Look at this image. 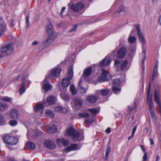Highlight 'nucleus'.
Instances as JSON below:
<instances>
[{
	"instance_id": "393cba45",
	"label": "nucleus",
	"mask_w": 161,
	"mask_h": 161,
	"mask_svg": "<svg viewBox=\"0 0 161 161\" xmlns=\"http://www.w3.org/2000/svg\"><path fill=\"white\" fill-rule=\"evenodd\" d=\"M55 109L56 111L59 113H66L68 111L66 108L60 106L56 107H55Z\"/></svg>"
},
{
	"instance_id": "c85d7f7f",
	"label": "nucleus",
	"mask_w": 161,
	"mask_h": 161,
	"mask_svg": "<svg viewBox=\"0 0 161 161\" xmlns=\"http://www.w3.org/2000/svg\"><path fill=\"white\" fill-rule=\"evenodd\" d=\"M92 72L91 68H88L85 69L83 71V76L87 77L89 76Z\"/></svg>"
},
{
	"instance_id": "a211bd4d",
	"label": "nucleus",
	"mask_w": 161,
	"mask_h": 161,
	"mask_svg": "<svg viewBox=\"0 0 161 161\" xmlns=\"http://www.w3.org/2000/svg\"><path fill=\"white\" fill-rule=\"evenodd\" d=\"M47 103L49 105H52L54 104L57 100L56 97L52 95H50L47 97Z\"/></svg>"
},
{
	"instance_id": "680f3d73",
	"label": "nucleus",
	"mask_w": 161,
	"mask_h": 161,
	"mask_svg": "<svg viewBox=\"0 0 161 161\" xmlns=\"http://www.w3.org/2000/svg\"><path fill=\"white\" fill-rule=\"evenodd\" d=\"M136 129H137V127L136 126H135L133 127V128L132 129V132L135 133L136 132Z\"/></svg>"
},
{
	"instance_id": "6e6d98bb",
	"label": "nucleus",
	"mask_w": 161,
	"mask_h": 161,
	"mask_svg": "<svg viewBox=\"0 0 161 161\" xmlns=\"http://www.w3.org/2000/svg\"><path fill=\"white\" fill-rule=\"evenodd\" d=\"M147 160V156L146 154L144 155L142 157V161H146Z\"/></svg>"
},
{
	"instance_id": "20e7f679",
	"label": "nucleus",
	"mask_w": 161,
	"mask_h": 161,
	"mask_svg": "<svg viewBox=\"0 0 161 161\" xmlns=\"http://www.w3.org/2000/svg\"><path fill=\"white\" fill-rule=\"evenodd\" d=\"M28 76L27 74L26 73H23L19 74L16 78L17 80L22 81V86L20 87L19 90V94L22 95L25 91V81L26 79Z\"/></svg>"
},
{
	"instance_id": "cd10ccee",
	"label": "nucleus",
	"mask_w": 161,
	"mask_h": 161,
	"mask_svg": "<svg viewBox=\"0 0 161 161\" xmlns=\"http://www.w3.org/2000/svg\"><path fill=\"white\" fill-rule=\"evenodd\" d=\"M112 91L115 94L120 93L121 91V88L118 86L113 85L111 88Z\"/></svg>"
},
{
	"instance_id": "e2e57ef3",
	"label": "nucleus",
	"mask_w": 161,
	"mask_h": 161,
	"mask_svg": "<svg viewBox=\"0 0 161 161\" xmlns=\"http://www.w3.org/2000/svg\"><path fill=\"white\" fill-rule=\"evenodd\" d=\"M38 44V42L37 41H35L32 43V45H36Z\"/></svg>"
},
{
	"instance_id": "79ce46f5",
	"label": "nucleus",
	"mask_w": 161,
	"mask_h": 161,
	"mask_svg": "<svg viewBox=\"0 0 161 161\" xmlns=\"http://www.w3.org/2000/svg\"><path fill=\"white\" fill-rule=\"evenodd\" d=\"M112 82L113 85H115L118 86L121 83L120 80L118 78H116L115 79L113 80Z\"/></svg>"
},
{
	"instance_id": "0e129e2a",
	"label": "nucleus",
	"mask_w": 161,
	"mask_h": 161,
	"mask_svg": "<svg viewBox=\"0 0 161 161\" xmlns=\"http://www.w3.org/2000/svg\"><path fill=\"white\" fill-rule=\"evenodd\" d=\"M8 161H16L13 158H9L8 159Z\"/></svg>"
},
{
	"instance_id": "b1692460",
	"label": "nucleus",
	"mask_w": 161,
	"mask_h": 161,
	"mask_svg": "<svg viewBox=\"0 0 161 161\" xmlns=\"http://www.w3.org/2000/svg\"><path fill=\"white\" fill-rule=\"evenodd\" d=\"M57 143L60 146L62 145L66 146L68 144L67 140L63 138L58 139Z\"/></svg>"
},
{
	"instance_id": "de8ad7c7",
	"label": "nucleus",
	"mask_w": 161,
	"mask_h": 161,
	"mask_svg": "<svg viewBox=\"0 0 161 161\" xmlns=\"http://www.w3.org/2000/svg\"><path fill=\"white\" fill-rule=\"evenodd\" d=\"M25 22L27 27H29L30 25V23L29 20V16L28 15L26 17Z\"/></svg>"
},
{
	"instance_id": "ddd939ff",
	"label": "nucleus",
	"mask_w": 161,
	"mask_h": 161,
	"mask_svg": "<svg viewBox=\"0 0 161 161\" xmlns=\"http://www.w3.org/2000/svg\"><path fill=\"white\" fill-rule=\"evenodd\" d=\"M61 71V68L58 67L53 69L51 71V75L53 77H58Z\"/></svg>"
},
{
	"instance_id": "864d4df0",
	"label": "nucleus",
	"mask_w": 161,
	"mask_h": 161,
	"mask_svg": "<svg viewBox=\"0 0 161 161\" xmlns=\"http://www.w3.org/2000/svg\"><path fill=\"white\" fill-rule=\"evenodd\" d=\"M140 147L141 148L142 151L143 152V153H144V155H145L146 154L147 156V153L145 151V150L144 146L143 145H141L140 146Z\"/></svg>"
},
{
	"instance_id": "5fc2aeb1",
	"label": "nucleus",
	"mask_w": 161,
	"mask_h": 161,
	"mask_svg": "<svg viewBox=\"0 0 161 161\" xmlns=\"http://www.w3.org/2000/svg\"><path fill=\"white\" fill-rule=\"evenodd\" d=\"M85 122L88 124H92L93 122V120L91 119H88L85 120Z\"/></svg>"
},
{
	"instance_id": "bb28decb",
	"label": "nucleus",
	"mask_w": 161,
	"mask_h": 161,
	"mask_svg": "<svg viewBox=\"0 0 161 161\" xmlns=\"http://www.w3.org/2000/svg\"><path fill=\"white\" fill-rule=\"evenodd\" d=\"M73 68L71 66H70L68 71L67 77L68 78H67L69 80L72 79L73 78Z\"/></svg>"
},
{
	"instance_id": "0eeeda50",
	"label": "nucleus",
	"mask_w": 161,
	"mask_h": 161,
	"mask_svg": "<svg viewBox=\"0 0 161 161\" xmlns=\"http://www.w3.org/2000/svg\"><path fill=\"white\" fill-rule=\"evenodd\" d=\"M102 74L98 78V81L102 82L111 79V76L109 73L105 69H102Z\"/></svg>"
},
{
	"instance_id": "4be33fe9",
	"label": "nucleus",
	"mask_w": 161,
	"mask_h": 161,
	"mask_svg": "<svg viewBox=\"0 0 161 161\" xmlns=\"http://www.w3.org/2000/svg\"><path fill=\"white\" fill-rule=\"evenodd\" d=\"M7 30L6 23L3 22L0 23V37L4 34Z\"/></svg>"
},
{
	"instance_id": "423d86ee",
	"label": "nucleus",
	"mask_w": 161,
	"mask_h": 161,
	"mask_svg": "<svg viewBox=\"0 0 161 161\" xmlns=\"http://www.w3.org/2000/svg\"><path fill=\"white\" fill-rule=\"evenodd\" d=\"M68 6L75 12H80L84 7V4L80 2L76 4L70 3L68 4Z\"/></svg>"
},
{
	"instance_id": "37998d69",
	"label": "nucleus",
	"mask_w": 161,
	"mask_h": 161,
	"mask_svg": "<svg viewBox=\"0 0 161 161\" xmlns=\"http://www.w3.org/2000/svg\"><path fill=\"white\" fill-rule=\"evenodd\" d=\"M9 124L12 126H16L18 124L17 121L15 120H11L8 122Z\"/></svg>"
},
{
	"instance_id": "c9c22d12",
	"label": "nucleus",
	"mask_w": 161,
	"mask_h": 161,
	"mask_svg": "<svg viewBox=\"0 0 161 161\" xmlns=\"http://www.w3.org/2000/svg\"><path fill=\"white\" fill-rule=\"evenodd\" d=\"M46 114L47 117L51 118H53L54 117V114L53 111L49 109L46 110Z\"/></svg>"
},
{
	"instance_id": "4468645a",
	"label": "nucleus",
	"mask_w": 161,
	"mask_h": 161,
	"mask_svg": "<svg viewBox=\"0 0 161 161\" xmlns=\"http://www.w3.org/2000/svg\"><path fill=\"white\" fill-rule=\"evenodd\" d=\"M47 132L49 133H52L56 132L57 130L56 125L53 124H50L46 126Z\"/></svg>"
},
{
	"instance_id": "774afa93",
	"label": "nucleus",
	"mask_w": 161,
	"mask_h": 161,
	"mask_svg": "<svg viewBox=\"0 0 161 161\" xmlns=\"http://www.w3.org/2000/svg\"><path fill=\"white\" fill-rule=\"evenodd\" d=\"M159 159V157L158 155H157L156 157V161H158Z\"/></svg>"
},
{
	"instance_id": "c756f323",
	"label": "nucleus",
	"mask_w": 161,
	"mask_h": 161,
	"mask_svg": "<svg viewBox=\"0 0 161 161\" xmlns=\"http://www.w3.org/2000/svg\"><path fill=\"white\" fill-rule=\"evenodd\" d=\"M70 84L69 79L67 78H64L62 81V86L64 87H67Z\"/></svg>"
},
{
	"instance_id": "9b49d317",
	"label": "nucleus",
	"mask_w": 161,
	"mask_h": 161,
	"mask_svg": "<svg viewBox=\"0 0 161 161\" xmlns=\"http://www.w3.org/2000/svg\"><path fill=\"white\" fill-rule=\"evenodd\" d=\"M8 115L12 119H18L19 117L18 111L15 109L11 110L8 113Z\"/></svg>"
},
{
	"instance_id": "bf43d9fd",
	"label": "nucleus",
	"mask_w": 161,
	"mask_h": 161,
	"mask_svg": "<svg viewBox=\"0 0 161 161\" xmlns=\"http://www.w3.org/2000/svg\"><path fill=\"white\" fill-rule=\"evenodd\" d=\"M111 131V129L109 127H108L106 130V132L107 133H109Z\"/></svg>"
},
{
	"instance_id": "ea45409f",
	"label": "nucleus",
	"mask_w": 161,
	"mask_h": 161,
	"mask_svg": "<svg viewBox=\"0 0 161 161\" xmlns=\"http://www.w3.org/2000/svg\"><path fill=\"white\" fill-rule=\"evenodd\" d=\"M78 115L81 118H88L90 116V114L87 113H79Z\"/></svg>"
},
{
	"instance_id": "f3484780",
	"label": "nucleus",
	"mask_w": 161,
	"mask_h": 161,
	"mask_svg": "<svg viewBox=\"0 0 161 161\" xmlns=\"http://www.w3.org/2000/svg\"><path fill=\"white\" fill-rule=\"evenodd\" d=\"M80 147L78 146V144H74L67 147L65 150L66 152H69L72 150H78L79 149Z\"/></svg>"
},
{
	"instance_id": "49530a36",
	"label": "nucleus",
	"mask_w": 161,
	"mask_h": 161,
	"mask_svg": "<svg viewBox=\"0 0 161 161\" xmlns=\"http://www.w3.org/2000/svg\"><path fill=\"white\" fill-rule=\"evenodd\" d=\"M31 131L32 132L35 134L36 136L40 135L42 134V132L37 129H36L35 130H31Z\"/></svg>"
},
{
	"instance_id": "603ef678",
	"label": "nucleus",
	"mask_w": 161,
	"mask_h": 161,
	"mask_svg": "<svg viewBox=\"0 0 161 161\" xmlns=\"http://www.w3.org/2000/svg\"><path fill=\"white\" fill-rule=\"evenodd\" d=\"M135 107V106L134 105H133L132 106H129L128 107V109L130 112Z\"/></svg>"
},
{
	"instance_id": "2eb2a0df",
	"label": "nucleus",
	"mask_w": 161,
	"mask_h": 161,
	"mask_svg": "<svg viewBox=\"0 0 161 161\" xmlns=\"http://www.w3.org/2000/svg\"><path fill=\"white\" fill-rule=\"evenodd\" d=\"M44 144L46 147L50 149H53L55 147V144L54 142L49 140L46 141L44 142Z\"/></svg>"
},
{
	"instance_id": "1a4fd4ad",
	"label": "nucleus",
	"mask_w": 161,
	"mask_h": 161,
	"mask_svg": "<svg viewBox=\"0 0 161 161\" xmlns=\"http://www.w3.org/2000/svg\"><path fill=\"white\" fill-rule=\"evenodd\" d=\"M135 28L137 31V35L141 43L144 45L146 42V40L141 30L139 25H136L135 26Z\"/></svg>"
},
{
	"instance_id": "72a5a7b5",
	"label": "nucleus",
	"mask_w": 161,
	"mask_h": 161,
	"mask_svg": "<svg viewBox=\"0 0 161 161\" xmlns=\"http://www.w3.org/2000/svg\"><path fill=\"white\" fill-rule=\"evenodd\" d=\"M43 108L42 104V103H37L36 106L34 107L35 111H37L39 110L42 109Z\"/></svg>"
},
{
	"instance_id": "09e8293b",
	"label": "nucleus",
	"mask_w": 161,
	"mask_h": 161,
	"mask_svg": "<svg viewBox=\"0 0 161 161\" xmlns=\"http://www.w3.org/2000/svg\"><path fill=\"white\" fill-rule=\"evenodd\" d=\"M77 25H74L72 28L69 31V32H72L73 31H75L76 30L77 28Z\"/></svg>"
},
{
	"instance_id": "412c9836",
	"label": "nucleus",
	"mask_w": 161,
	"mask_h": 161,
	"mask_svg": "<svg viewBox=\"0 0 161 161\" xmlns=\"http://www.w3.org/2000/svg\"><path fill=\"white\" fill-rule=\"evenodd\" d=\"M53 27L51 23L49 21L47 25L46 30L47 33L52 36L53 33Z\"/></svg>"
},
{
	"instance_id": "a19ab883",
	"label": "nucleus",
	"mask_w": 161,
	"mask_h": 161,
	"mask_svg": "<svg viewBox=\"0 0 161 161\" xmlns=\"http://www.w3.org/2000/svg\"><path fill=\"white\" fill-rule=\"evenodd\" d=\"M70 90L73 95H75L76 94V90L74 85L72 84L70 86Z\"/></svg>"
},
{
	"instance_id": "a18cd8bd",
	"label": "nucleus",
	"mask_w": 161,
	"mask_h": 161,
	"mask_svg": "<svg viewBox=\"0 0 161 161\" xmlns=\"http://www.w3.org/2000/svg\"><path fill=\"white\" fill-rule=\"evenodd\" d=\"M1 100L5 101L7 102H11L12 101V98L8 97H4L1 99Z\"/></svg>"
},
{
	"instance_id": "58836bf2",
	"label": "nucleus",
	"mask_w": 161,
	"mask_h": 161,
	"mask_svg": "<svg viewBox=\"0 0 161 161\" xmlns=\"http://www.w3.org/2000/svg\"><path fill=\"white\" fill-rule=\"evenodd\" d=\"M53 39L49 37L46 39L45 42V45L46 46H48L53 41Z\"/></svg>"
},
{
	"instance_id": "338daca9",
	"label": "nucleus",
	"mask_w": 161,
	"mask_h": 161,
	"mask_svg": "<svg viewBox=\"0 0 161 161\" xmlns=\"http://www.w3.org/2000/svg\"><path fill=\"white\" fill-rule=\"evenodd\" d=\"M109 155V153H106L105 155V158L106 159H107L108 158Z\"/></svg>"
},
{
	"instance_id": "39448f33",
	"label": "nucleus",
	"mask_w": 161,
	"mask_h": 161,
	"mask_svg": "<svg viewBox=\"0 0 161 161\" xmlns=\"http://www.w3.org/2000/svg\"><path fill=\"white\" fill-rule=\"evenodd\" d=\"M3 139L6 144L11 145H16L18 141V139L17 138L7 134L4 135Z\"/></svg>"
},
{
	"instance_id": "aec40b11",
	"label": "nucleus",
	"mask_w": 161,
	"mask_h": 161,
	"mask_svg": "<svg viewBox=\"0 0 161 161\" xmlns=\"http://www.w3.org/2000/svg\"><path fill=\"white\" fill-rule=\"evenodd\" d=\"M154 99L155 102L157 104L158 106L159 107L160 109H161V104L160 100L159 99V96L158 93L156 89H155L154 92Z\"/></svg>"
},
{
	"instance_id": "2f4dec72",
	"label": "nucleus",
	"mask_w": 161,
	"mask_h": 161,
	"mask_svg": "<svg viewBox=\"0 0 161 161\" xmlns=\"http://www.w3.org/2000/svg\"><path fill=\"white\" fill-rule=\"evenodd\" d=\"M60 96L61 98L66 101H69L70 100L69 95L68 94H66L64 93H61L60 94Z\"/></svg>"
},
{
	"instance_id": "f03ea898",
	"label": "nucleus",
	"mask_w": 161,
	"mask_h": 161,
	"mask_svg": "<svg viewBox=\"0 0 161 161\" xmlns=\"http://www.w3.org/2000/svg\"><path fill=\"white\" fill-rule=\"evenodd\" d=\"M151 88H148L147 92V103L148 104L149 110L153 119H155V114L154 113V105L152 100V95L150 94Z\"/></svg>"
},
{
	"instance_id": "c03bdc74",
	"label": "nucleus",
	"mask_w": 161,
	"mask_h": 161,
	"mask_svg": "<svg viewBox=\"0 0 161 161\" xmlns=\"http://www.w3.org/2000/svg\"><path fill=\"white\" fill-rule=\"evenodd\" d=\"M5 124V118L2 114H0V125H3Z\"/></svg>"
},
{
	"instance_id": "5701e85b",
	"label": "nucleus",
	"mask_w": 161,
	"mask_h": 161,
	"mask_svg": "<svg viewBox=\"0 0 161 161\" xmlns=\"http://www.w3.org/2000/svg\"><path fill=\"white\" fill-rule=\"evenodd\" d=\"M73 103L75 106L77 107H80L82 104V101L79 97H75L73 100Z\"/></svg>"
},
{
	"instance_id": "473e14b6",
	"label": "nucleus",
	"mask_w": 161,
	"mask_h": 161,
	"mask_svg": "<svg viewBox=\"0 0 161 161\" xmlns=\"http://www.w3.org/2000/svg\"><path fill=\"white\" fill-rule=\"evenodd\" d=\"M136 37L131 36L130 35V34L128 38V41L129 43L130 44H132L135 43L136 42Z\"/></svg>"
},
{
	"instance_id": "7c9ffc66",
	"label": "nucleus",
	"mask_w": 161,
	"mask_h": 161,
	"mask_svg": "<svg viewBox=\"0 0 161 161\" xmlns=\"http://www.w3.org/2000/svg\"><path fill=\"white\" fill-rule=\"evenodd\" d=\"M87 111H89L91 114L93 115H96L100 112L99 109L96 108H88L87 109Z\"/></svg>"
},
{
	"instance_id": "13d9d810",
	"label": "nucleus",
	"mask_w": 161,
	"mask_h": 161,
	"mask_svg": "<svg viewBox=\"0 0 161 161\" xmlns=\"http://www.w3.org/2000/svg\"><path fill=\"white\" fill-rule=\"evenodd\" d=\"M149 131V129L147 127L145 128L143 132L146 134Z\"/></svg>"
},
{
	"instance_id": "a878e982",
	"label": "nucleus",
	"mask_w": 161,
	"mask_h": 161,
	"mask_svg": "<svg viewBox=\"0 0 161 161\" xmlns=\"http://www.w3.org/2000/svg\"><path fill=\"white\" fill-rule=\"evenodd\" d=\"M25 147L30 150H33L36 148V146L34 143L29 142L26 143Z\"/></svg>"
},
{
	"instance_id": "69168bd1",
	"label": "nucleus",
	"mask_w": 161,
	"mask_h": 161,
	"mask_svg": "<svg viewBox=\"0 0 161 161\" xmlns=\"http://www.w3.org/2000/svg\"><path fill=\"white\" fill-rule=\"evenodd\" d=\"M149 140L150 141V144L151 145L153 144L154 143L153 139L152 138H150Z\"/></svg>"
},
{
	"instance_id": "9d476101",
	"label": "nucleus",
	"mask_w": 161,
	"mask_h": 161,
	"mask_svg": "<svg viewBox=\"0 0 161 161\" xmlns=\"http://www.w3.org/2000/svg\"><path fill=\"white\" fill-rule=\"evenodd\" d=\"M13 48L11 45L8 44L1 48L0 51L2 53L7 55L10 53L12 52Z\"/></svg>"
},
{
	"instance_id": "f8f14e48",
	"label": "nucleus",
	"mask_w": 161,
	"mask_h": 161,
	"mask_svg": "<svg viewBox=\"0 0 161 161\" xmlns=\"http://www.w3.org/2000/svg\"><path fill=\"white\" fill-rule=\"evenodd\" d=\"M111 61V58L107 56L100 62V66L101 67L106 66L110 64Z\"/></svg>"
},
{
	"instance_id": "e433bc0d",
	"label": "nucleus",
	"mask_w": 161,
	"mask_h": 161,
	"mask_svg": "<svg viewBox=\"0 0 161 161\" xmlns=\"http://www.w3.org/2000/svg\"><path fill=\"white\" fill-rule=\"evenodd\" d=\"M109 92V90L108 89H103L100 91V93L101 95L103 96H105L108 95Z\"/></svg>"
},
{
	"instance_id": "4c0bfd02",
	"label": "nucleus",
	"mask_w": 161,
	"mask_h": 161,
	"mask_svg": "<svg viewBox=\"0 0 161 161\" xmlns=\"http://www.w3.org/2000/svg\"><path fill=\"white\" fill-rule=\"evenodd\" d=\"M8 106L6 103H0V111H3L8 108Z\"/></svg>"
},
{
	"instance_id": "6ab92c4d",
	"label": "nucleus",
	"mask_w": 161,
	"mask_h": 161,
	"mask_svg": "<svg viewBox=\"0 0 161 161\" xmlns=\"http://www.w3.org/2000/svg\"><path fill=\"white\" fill-rule=\"evenodd\" d=\"M98 98L97 96L92 95L88 96L86 97V100L90 103H94L96 102Z\"/></svg>"
},
{
	"instance_id": "3c124183",
	"label": "nucleus",
	"mask_w": 161,
	"mask_h": 161,
	"mask_svg": "<svg viewBox=\"0 0 161 161\" xmlns=\"http://www.w3.org/2000/svg\"><path fill=\"white\" fill-rule=\"evenodd\" d=\"M158 65L155 66L154 68V69H153V76H155V75L157 72V71H158Z\"/></svg>"
},
{
	"instance_id": "7ed1b4c3",
	"label": "nucleus",
	"mask_w": 161,
	"mask_h": 161,
	"mask_svg": "<svg viewBox=\"0 0 161 161\" xmlns=\"http://www.w3.org/2000/svg\"><path fill=\"white\" fill-rule=\"evenodd\" d=\"M128 63V61L127 59H116L115 60L114 65L121 71H125L129 68Z\"/></svg>"
},
{
	"instance_id": "f257e3e1",
	"label": "nucleus",
	"mask_w": 161,
	"mask_h": 161,
	"mask_svg": "<svg viewBox=\"0 0 161 161\" xmlns=\"http://www.w3.org/2000/svg\"><path fill=\"white\" fill-rule=\"evenodd\" d=\"M66 133L69 136H72L73 138L76 141H80L84 139V135L82 132L75 131L72 127H70L66 130Z\"/></svg>"
},
{
	"instance_id": "f704fd0d",
	"label": "nucleus",
	"mask_w": 161,
	"mask_h": 161,
	"mask_svg": "<svg viewBox=\"0 0 161 161\" xmlns=\"http://www.w3.org/2000/svg\"><path fill=\"white\" fill-rule=\"evenodd\" d=\"M140 56H142V69L144 70L145 67L144 61L145 59V58L146 57V56L145 52H142V53H141L140 54Z\"/></svg>"
},
{
	"instance_id": "4d7b16f0",
	"label": "nucleus",
	"mask_w": 161,
	"mask_h": 161,
	"mask_svg": "<svg viewBox=\"0 0 161 161\" xmlns=\"http://www.w3.org/2000/svg\"><path fill=\"white\" fill-rule=\"evenodd\" d=\"M66 9V8L65 7H62V9L61 10V11H60V15H61V16H62V14H63V11L65 9Z\"/></svg>"
},
{
	"instance_id": "dca6fc26",
	"label": "nucleus",
	"mask_w": 161,
	"mask_h": 161,
	"mask_svg": "<svg viewBox=\"0 0 161 161\" xmlns=\"http://www.w3.org/2000/svg\"><path fill=\"white\" fill-rule=\"evenodd\" d=\"M46 79L47 78H46L42 82V83H43L42 88L45 91L47 92L52 89V86L46 81Z\"/></svg>"
},
{
	"instance_id": "6e6552de",
	"label": "nucleus",
	"mask_w": 161,
	"mask_h": 161,
	"mask_svg": "<svg viewBox=\"0 0 161 161\" xmlns=\"http://www.w3.org/2000/svg\"><path fill=\"white\" fill-rule=\"evenodd\" d=\"M128 52L127 48L125 46H123L118 49L117 54L119 59H122L126 56Z\"/></svg>"
},
{
	"instance_id": "8fccbe9b",
	"label": "nucleus",
	"mask_w": 161,
	"mask_h": 161,
	"mask_svg": "<svg viewBox=\"0 0 161 161\" xmlns=\"http://www.w3.org/2000/svg\"><path fill=\"white\" fill-rule=\"evenodd\" d=\"M80 90H81V93H85L86 92V89L84 87H83L81 86H79Z\"/></svg>"
},
{
	"instance_id": "052dcab7",
	"label": "nucleus",
	"mask_w": 161,
	"mask_h": 161,
	"mask_svg": "<svg viewBox=\"0 0 161 161\" xmlns=\"http://www.w3.org/2000/svg\"><path fill=\"white\" fill-rule=\"evenodd\" d=\"M111 150V148L110 147H108L106 150V153H109Z\"/></svg>"
}]
</instances>
